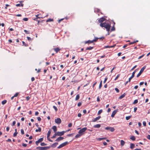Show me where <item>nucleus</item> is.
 <instances>
[{"instance_id": "61", "label": "nucleus", "mask_w": 150, "mask_h": 150, "mask_svg": "<svg viewBox=\"0 0 150 150\" xmlns=\"http://www.w3.org/2000/svg\"><path fill=\"white\" fill-rule=\"evenodd\" d=\"M22 146L24 147H26L27 146V145L26 144L23 143L22 144Z\"/></svg>"}, {"instance_id": "62", "label": "nucleus", "mask_w": 150, "mask_h": 150, "mask_svg": "<svg viewBox=\"0 0 150 150\" xmlns=\"http://www.w3.org/2000/svg\"><path fill=\"white\" fill-rule=\"evenodd\" d=\"M147 138L148 139L150 140V135H148L147 136Z\"/></svg>"}, {"instance_id": "44", "label": "nucleus", "mask_w": 150, "mask_h": 150, "mask_svg": "<svg viewBox=\"0 0 150 150\" xmlns=\"http://www.w3.org/2000/svg\"><path fill=\"white\" fill-rule=\"evenodd\" d=\"M18 93H16L15 95L13 96V97H16L18 96Z\"/></svg>"}, {"instance_id": "53", "label": "nucleus", "mask_w": 150, "mask_h": 150, "mask_svg": "<svg viewBox=\"0 0 150 150\" xmlns=\"http://www.w3.org/2000/svg\"><path fill=\"white\" fill-rule=\"evenodd\" d=\"M37 119L39 121H40L41 120V118L39 117H37Z\"/></svg>"}, {"instance_id": "29", "label": "nucleus", "mask_w": 150, "mask_h": 150, "mask_svg": "<svg viewBox=\"0 0 150 150\" xmlns=\"http://www.w3.org/2000/svg\"><path fill=\"white\" fill-rule=\"evenodd\" d=\"M93 48V47H88L86 48V50H91Z\"/></svg>"}, {"instance_id": "28", "label": "nucleus", "mask_w": 150, "mask_h": 150, "mask_svg": "<svg viewBox=\"0 0 150 150\" xmlns=\"http://www.w3.org/2000/svg\"><path fill=\"white\" fill-rule=\"evenodd\" d=\"M81 136V134L79 133L78 134H77L76 135L75 137L76 138H79Z\"/></svg>"}, {"instance_id": "45", "label": "nucleus", "mask_w": 150, "mask_h": 150, "mask_svg": "<svg viewBox=\"0 0 150 150\" xmlns=\"http://www.w3.org/2000/svg\"><path fill=\"white\" fill-rule=\"evenodd\" d=\"M136 69L134 71H133L132 73V75L134 77V74L136 71Z\"/></svg>"}, {"instance_id": "16", "label": "nucleus", "mask_w": 150, "mask_h": 150, "mask_svg": "<svg viewBox=\"0 0 150 150\" xmlns=\"http://www.w3.org/2000/svg\"><path fill=\"white\" fill-rule=\"evenodd\" d=\"M126 95V94L125 93H124L122 95L120 96L119 97V99H121L122 98L124 97Z\"/></svg>"}, {"instance_id": "47", "label": "nucleus", "mask_w": 150, "mask_h": 150, "mask_svg": "<svg viewBox=\"0 0 150 150\" xmlns=\"http://www.w3.org/2000/svg\"><path fill=\"white\" fill-rule=\"evenodd\" d=\"M21 132L22 134H24V130L23 129H21Z\"/></svg>"}, {"instance_id": "52", "label": "nucleus", "mask_w": 150, "mask_h": 150, "mask_svg": "<svg viewBox=\"0 0 150 150\" xmlns=\"http://www.w3.org/2000/svg\"><path fill=\"white\" fill-rule=\"evenodd\" d=\"M24 32H25V33L26 34H28L29 33V32L28 31L25 30H24Z\"/></svg>"}, {"instance_id": "3", "label": "nucleus", "mask_w": 150, "mask_h": 150, "mask_svg": "<svg viewBox=\"0 0 150 150\" xmlns=\"http://www.w3.org/2000/svg\"><path fill=\"white\" fill-rule=\"evenodd\" d=\"M146 67L145 66H144L141 69L139 73L138 74L137 76V77H138L139 76H140V75L143 72L144 70L145 69Z\"/></svg>"}, {"instance_id": "14", "label": "nucleus", "mask_w": 150, "mask_h": 150, "mask_svg": "<svg viewBox=\"0 0 150 150\" xmlns=\"http://www.w3.org/2000/svg\"><path fill=\"white\" fill-rule=\"evenodd\" d=\"M64 138L62 137H58L56 140V141H59L63 140Z\"/></svg>"}, {"instance_id": "26", "label": "nucleus", "mask_w": 150, "mask_h": 150, "mask_svg": "<svg viewBox=\"0 0 150 150\" xmlns=\"http://www.w3.org/2000/svg\"><path fill=\"white\" fill-rule=\"evenodd\" d=\"M125 142L123 140H121V144L122 146H123L125 144Z\"/></svg>"}, {"instance_id": "31", "label": "nucleus", "mask_w": 150, "mask_h": 150, "mask_svg": "<svg viewBox=\"0 0 150 150\" xmlns=\"http://www.w3.org/2000/svg\"><path fill=\"white\" fill-rule=\"evenodd\" d=\"M115 30V26H114V25H113V26L112 27V28L111 29L110 32H112V31H114Z\"/></svg>"}, {"instance_id": "64", "label": "nucleus", "mask_w": 150, "mask_h": 150, "mask_svg": "<svg viewBox=\"0 0 150 150\" xmlns=\"http://www.w3.org/2000/svg\"><path fill=\"white\" fill-rule=\"evenodd\" d=\"M39 114V112L38 111H36L35 113V115L36 116L38 115Z\"/></svg>"}, {"instance_id": "51", "label": "nucleus", "mask_w": 150, "mask_h": 150, "mask_svg": "<svg viewBox=\"0 0 150 150\" xmlns=\"http://www.w3.org/2000/svg\"><path fill=\"white\" fill-rule=\"evenodd\" d=\"M143 124L144 126H146V123L145 121H143Z\"/></svg>"}, {"instance_id": "40", "label": "nucleus", "mask_w": 150, "mask_h": 150, "mask_svg": "<svg viewBox=\"0 0 150 150\" xmlns=\"http://www.w3.org/2000/svg\"><path fill=\"white\" fill-rule=\"evenodd\" d=\"M138 101L136 99V100H135L134 101L133 103V104H135L137 103H138Z\"/></svg>"}, {"instance_id": "7", "label": "nucleus", "mask_w": 150, "mask_h": 150, "mask_svg": "<svg viewBox=\"0 0 150 150\" xmlns=\"http://www.w3.org/2000/svg\"><path fill=\"white\" fill-rule=\"evenodd\" d=\"M105 129L106 130H109L111 132H113L115 130L114 128L112 127H107L105 128Z\"/></svg>"}, {"instance_id": "42", "label": "nucleus", "mask_w": 150, "mask_h": 150, "mask_svg": "<svg viewBox=\"0 0 150 150\" xmlns=\"http://www.w3.org/2000/svg\"><path fill=\"white\" fill-rule=\"evenodd\" d=\"M98 38H95V39L93 40V42H96L98 40Z\"/></svg>"}, {"instance_id": "4", "label": "nucleus", "mask_w": 150, "mask_h": 150, "mask_svg": "<svg viewBox=\"0 0 150 150\" xmlns=\"http://www.w3.org/2000/svg\"><path fill=\"white\" fill-rule=\"evenodd\" d=\"M68 144V142H65L62 144L60 145L58 147L57 149H59L62 147L64 146H66V145H67Z\"/></svg>"}, {"instance_id": "27", "label": "nucleus", "mask_w": 150, "mask_h": 150, "mask_svg": "<svg viewBox=\"0 0 150 150\" xmlns=\"http://www.w3.org/2000/svg\"><path fill=\"white\" fill-rule=\"evenodd\" d=\"M80 98V96L79 94H77L76 96V98H75V100H79V99Z\"/></svg>"}, {"instance_id": "34", "label": "nucleus", "mask_w": 150, "mask_h": 150, "mask_svg": "<svg viewBox=\"0 0 150 150\" xmlns=\"http://www.w3.org/2000/svg\"><path fill=\"white\" fill-rule=\"evenodd\" d=\"M43 138H41L39 139L38 141L40 143L43 140Z\"/></svg>"}, {"instance_id": "41", "label": "nucleus", "mask_w": 150, "mask_h": 150, "mask_svg": "<svg viewBox=\"0 0 150 150\" xmlns=\"http://www.w3.org/2000/svg\"><path fill=\"white\" fill-rule=\"evenodd\" d=\"M53 107L54 108V109L55 110V111L56 112L57 111V110H58L57 108L55 106H53Z\"/></svg>"}, {"instance_id": "17", "label": "nucleus", "mask_w": 150, "mask_h": 150, "mask_svg": "<svg viewBox=\"0 0 150 150\" xmlns=\"http://www.w3.org/2000/svg\"><path fill=\"white\" fill-rule=\"evenodd\" d=\"M52 129L53 130L54 132L55 133L56 132V131H57V127L56 126H53Z\"/></svg>"}, {"instance_id": "12", "label": "nucleus", "mask_w": 150, "mask_h": 150, "mask_svg": "<svg viewBox=\"0 0 150 150\" xmlns=\"http://www.w3.org/2000/svg\"><path fill=\"white\" fill-rule=\"evenodd\" d=\"M54 50L56 53H58L60 50V49L59 47H56L54 49Z\"/></svg>"}, {"instance_id": "49", "label": "nucleus", "mask_w": 150, "mask_h": 150, "mask_svg": "<svg viewBox=\"0 0 150 150\" xmlns=\"http://www.w3.org/2000/svg\"><path fill=\"white\" fill-rule=\"evenodd\" d=\"M27 38L29 41H32V39L29 37H27Z\"/></svg>"}, {"instance_id": "50", "label": "nucleus", "mask_w": 150, "mask_h": 150, "mask_svg": "<svg viewBox=\"0 0 150 150\" xmlns=\"http://www.w3.org/2000/svg\"><path fill=\"white\" fill-rule=\"evenodd\" d=\"M115 89L117 93H119V90L117 88H115Z\"/></svg>"}, {"instance_id": "11", "label": "nucleus", "mask_w": 150, "mask_h": 150, "mask_svg": "<svg viewBox=\"0 0 150 150\" xmlns=\"http://www.w3.org/2000/svg\"><path fill=\"white\" fill-rule=\"evenodd\" d=\"M105 19V18H101L98 20V21L100 23H103L102 22L104 21Z\"/></svg>"}, {"instance_id": "58", "label": "nucleus", "mask_w": 150, "mask_h": 150, "mask_svg": "<svg viewBox=\"0 0 150 150\" xmlns=\"http://www.w3.org/2000/svg\"><path fill=\"white\" fill-rule=\"evenodd\" d=\"M6 7H5V9H7V7H8V6H10L8 5V4H6Z\"/></svg>"}, {"instance_id": "5", "label": "nucleus", "mask_w": 150, "mask_h": 150, "mask_svg": "<svg viewBox=\"0 0 150 150\" xmlns=\"http://www.w3.org/2000/svg\"><path fill=\"white\" fill-rule=\"evenodd\" d=\"M87 129V128L86 127H84L79 130V133L81 134L82 135L83 134V133Z\"/></svg>"}, {"instance_id": "35", "label": "nucleus", "mask_w": 150, "mask_h": 150, "mask_svg": "<svg viewBox=\"0 0 150 150\" xmlns=\"http://www.w3.org/2000/svg\"><path fill=\"white\" fill-rule=\"evenodd\" d=\"M132 117L131 116H127L126 117V119L127 120H128L130 118Z\"/></svg>"}, {"instance_id": "21", "label": "nucleus", "mask_w": 150, "mask_h": 150, "mask_svg": "<svg viewBox=\"0 0 150 150\" xmlns=\"http://www.w3.org/2000/svg\"><path fill=\"white\" fill-rule=\"evenodd\" d=\"M94 127L95 128H98L100 127V124H96L94 125Z\"/></svg>"}, {"instance_id": "1", "label": "nucleus", "mask_w": 150, "mask_h": 150, "mask_svg": "<svg viewBox=\"0 0 150 150\" xmlns=\"http://www.w3.org/2000/svg\"><path fill=\"white\" fill-rule=\"evenodd\" d=\"M100 26L102 28L104 27L105 28H106V30L108 32V34H109V32L110 30V28L111 27L110 25V24L108 23L104 22L103 23H100Z\"/></svg>"}, {"instance_id": "46", "label": "nucleus", "mask_w": 150, "mask_h": 150, "mask_svg": "<svg viewBox=\"0 0 150 150\" xmlns=\"http://www.w3.org/2000/svg\"><path fill=\"white\" fill-rule=\"evenodd\" d=\"M16 123V121H13L12 124V126H14L15 125Z\"/></svg>"}, {"instance_id": "43", "label": "nucleus", "mask_w": 150, "mask_h": 150, "mask_svg": "<svg viewBox=\"0 0 150 150\" xmlns=\"http://www.w3.org/2000/svg\"><path fill=\"white\" fill-rule=\"evenodd\" d=\"M18 134L17 132H15L13 134V136L14 137H15L17 136V135Z\"/></svg>"}, {"instance_id": "63", "label": "nucleus", "mask_w": 150, "mask_h": 150, "mask_svg": "<svg viewBox=\"0 0 150 150\" xmlns=\"http://www.w3.org/2000/svg\"><path fill=\"white\" fill-rule=\"evenodd\" d=\"M100 101V98L99 96H98L97 98V101L98 102H99Z\"/></svg>"}, {"instance_id": "60", "label": "nucleus", "mask_w": 150, "mask_h": 150, "mask_svg": "<svg viewBox=\"0 0 150 150\" xmlns=\"http://www.w3.org/2000/svg\"><path fill=\"white\" fill-rule=\"evenodd\" d=\"M137 110V107L134 108V112H136Z\"/></svg>"}, {"instance_id": "37", "label": "nucleus", "mask_w": 150, "mask_h": 150, "mask_svg": "<svg viewBox=\"0 0 150 150\" xmlns=\"http://www.w3.org/2000/svg\"><path fill=\"white\" fill-rule=\"evenodd\" d=\"M53 19H52L51 18H49L48 20H47L46 21L47 22H51L52 21H53Z\"/></svg>"}, {"instance_id": "54", "label": "nucleus", "mask_w": 150, "mask_h": 150, "mask_svg": "<svg viewBox=\"0 0 150 150\" xmlns=\"http://www.w3.org/2000/svg\"><path fill=\"white\" fill-rule=\"evenodd\" d=\"M30 98V97H29V96H28L27 97H26V99L27 100V101H28L29 99Z\"/></svg>"}, {"instance_id": "18", "label": "nucleus", "mask_w": 150, "mask_h": 150, "mask_svg": "<svg viewBox=\"0 0 150 150\" xmlns=\"http://www.w3.org/2000/svg\"><path fill=\"white\" fill-rule=\"evenodd\" d=\"M106 139V138L105 137L98 138L97 139V140L98 141H101L102 140L105 139Z\"/></svg>"}, {"instance_id": "10", "label": "nucleus", "mask_w": 150, "mask_h": 150, "mask_svg": "<svg viewBox=\"0 0 150 150\" xmlns=\"http://www.w3.org/2000/svg\"><path fill=\"white\" fill-rule=\"evenodd\" d=\"M117 112V110H115L114 111H113L111 115V117H114L115 115V114Z\"/></svg>"}, {"instance_id": "38", "label": "nucleus", "mask_w": 150, "mask_h": 150, "mask_svg": "<svg viewBox=\"0 0 150 150\" xmlns=\"http://www.w3.org/2000/svg\"><path fill=\"white\" fill-rule=\"evenodd\" d=\"M56 136H57V134L56 133H55L54 134V135H53V136L51 137L53 139V138H55L56 137Z\"/></svg>"}, {"instance_id": "59", "label": "nucleus", "mask_w": 150, "mask_h": 150, "mask_svg": "<svg viewBox=\"0 0 150 150\" xmlns=\"http://www.w3.org/2000/svg\"><path fill=\"white\" fill-rule=\"evenodd\" d=\"M135 43V42H130L129 44V45H132V44H134Z\"/></svg>"}, {"instance_id": "57", "label": "nucleus", "mask_w": 150, "mask_h": 150, "mask_svg": "<svg viewBox=\"0 0 150 150\" xmlns=\"http://www.w3.org/2000/svg\"><path fill=\"white\" fill-rule=\"evenodd\" d=\"M108 79V78L107 77H106L105 78L104 80L103 81V83H105L106 81Z\"/></svg>"}, {"instance_id": "9", "label": "nucleus", "mask_w": 150, "mask_h": 150, "mask_svg": "<svg viewBox=\"0 0 150 150\" xmlns=\"http://www.w3.org/2000/svg\"><path fill=\"white\" fill-rule=\"evenodd\" d=\"M101 118L100 116H98V117L95 118L93 120L92 122H95L97 120H99Z\"/></svg>"}, {"instance_id": "30", "label": "nucleus", "mask_w": 150, "mask_h": 150, "mask_svg": "<svg viewBox=\"0 0 150 150\" xmlns=\"http://www.w3.org/2000/svg\"><path fill=\"white\" fill-rule=\"evenodd\" d=\"M103 112V110L102 109L99 110L98 113V115H100Z\"/></svg>"}, {"instance_id": "24", "label": "nucleus", "mask_w": 150, "mask_h": 150, "mask_svg": "<svg viewBox=\"0 0 150 150\" xmlns=\"http://www.w3.org/2000/svg\"><path fill=\"white\" fill-rule=\"evenodd\" d=\"M41 128L40 127H38V129H36L35 130V132H41Z\"/></svg>"}, {"instance_id": "32", "label": "nucleus", "mask_w": 150, "mask_h": 150, "mask_svg": "<svg viewBox=\"0 0 150 150\" xmlns=\"http://www.w3.org/2000/svg\"><path fill=\"white\" fill-rule=\"evenodd\" d=\"M7 102V100H4L2 101L1 103L2 104L4 105Z\"/></svg>"}, {"instance_id": "22", "label": "nucleus", "mask_w": 150, "mask_h": 150, "mask_svg": "<svg viewBox=\"0 0 150 150\" xmlns=\"http://www.w3.org/2000/svg\"><path fill=\"white\" fill-rule=\"evenodd\" d=\"M130 139H131L133 141H134L136 139L135 137L134 136H131Z\"/></svg>"}, {"instance_id": "56", "label": "nucleus", "mask_w": 150, "mask_h": 150, "mask_svg": "<svg viewBox=\"0 0 150 150\" xmlns=\"http://www.w3.org/2000/svg\"><path fill=\"white\" fill-rule=\"evenodd\" d=\"M68 126L69 127H71L72 126V124L70 123L68 124Z\"/></svg>"}, {"instance_id": "8", "label": "nucleus", "mask_w": 150, "mask_h": 150, "mask_svg": "<svg viewBox=\"0 0 150 150\" xmlns=\"http://www.w3.org/2000/svg\"><path fill=\"white\" fill-rule=\"evenodd\" d=\"M62 122L60 118H57L55 120V122L57 124H60Z\"/></svg>"}, {"instance_id": "13", "label": "nucleus", "mask_w": 150, "mask_h": 150, "mask_svg": "<svg viewBox=\"0 0 150 150\" xmlns=\"http://www.w3.org/2000/svg\"><path fill=\"white\" fill-rule=\"evenodd\" d=\"M58 144V143L57 142H56V143H54L53 144H52L51 145V146H50V147H52L53 148H55V147H56V146Z\"/></svg>"}, {"instance_id": "25", "label": "nucleus", "mask_w": 150, "mask_h": 150, "mask_svg": "<svg viewBox=\"0 0 150 150\" xmlns=\"http://www.w3.org/2000/svg\"><path fill=\"white\" fill-rule=\"evenodd\" d=\"M134 147V144L131 143L130 144V148L131 149H133Z\"/></svg>"}, {"instance_id": "20", "label": "nucleus", "mask_w": 150, "mask_h": 150, "mask_svg": "<svg viewBox=\"0 0 150 150\" xmlns=\"http://www.w3.org/2000/svg\"><path fill=\"white\" fill-rule=\"evenodd\" d=\"M115 45H113L111 46H105L104 47V48H108L114 47L115 46Z\"/></svg>"}, {"instance_id": "48", "label": "nucleus", "mask_w": 150, "mask_h": 150, "mask_svg": "<svg viewBox=\"0 0 150 150\" xmlns=\"http://www.w3.org/2000/svg\"><path fill=\"white\" fill-rule=\"evenodd\" d=\"M23 20L24 21H27L28 20V18H25L23 19Z\"/></svg>"}, {"instance_id": "33", "label": "nucleus", "mask_w": 150, "mask_h": 150, "mask_svg": "<svg viewBox=\"0 0 150 150\" xmlns=\"http://www.w3.org/2000/svg\"><path fill=\"white\" fill-rule=\"evenodd\" d=\"M102 86V81H101L100 82V84L99 86V88L100 89Z\"/></svg>"}, {"instance_id": "36", "label": "nucleus", "mask_w": 150, "mask_h": 150, "mask_svg": "<svg viewBox=\"0 0 150 150\" xmlns=\"http://www.w3.org/2000/svg\"><path fill=\"white\" fill-rule=\"evenodd\" d=\"M120 74H118L115 78L114 80L116 81L120 76Z\"/></svg>"}, {"instance_id": "19", "label": "nucleus", "mask_w": 150, "mask_h": 150, "mask_svg": "<svg viewBox=\"0 0 150 150\" xmlns=\"http://www.w3.org/2000/svg\"><path fill=\"white\" fill-rule=\"evenodd\" d=\"M93 40H88L87 41H86L85 42V44L88 43V44H90L92 43H93Z\"/></svg>"}, {"instance_id": "6", "label": "nucleus", "mask_w": 150, "mask_h": 150, "mask_svg": "<svg viewBox=\"0 0 150 150\" xmlns=\"http://www.w3.org/2000/svg\"><path fill=\"white\" fill-rule=\"evenodd\" d=\"M65 132H66L64 131L61 132H56V133L57 134V136H61L63 135Z\"/></svg>"}, {"instance_id": "55", "label": "nucleus", "mask_w": 150, "mask_h": 150, "mask_svg": "<svg viewBox=\"0 0 150 150\" xmlns=\"http://www.w3.org/2000/svg\"><path fill=\"white\" fill-rule=\"evenodd\" d=\"M81 102H79L77 104L78 106L79 107L81 105Z\"/></svg>"}, {"instance_id": "15", "label": "nucleus", "mask_w": 150, "mask_h": 150, "mask_svg": "<svg viewBox=\"0 0 150 150\" xmlns=\"http://www.w3.org/2000/svg\"><path fill=\"white\" fill-rule=\"evenodd\" d=\"M51 129H50L48 131V133H47V138H48L50 136V134L51 133Z\"/></svg>"}, {"instance_id": "23", "label": "nucleus", "mask_w": 150, "mask_h": 150, "mask_svg": "<svg viewBox=\"0 0 150 150\" xmlns=\"http://www.w3.org/2000/svg\"><path fill=\"white\" fill-rule=\"evenodd\" d=\"M23 4H16V6L17 7H18V6L23 7Z\"/></svg>"}, {"instance_id": "2", "label": "nucleus", "mask_w": 150, "mask_h": 150, "mask_svg": "<svg viewBox=\"0 0 150 150\" xmlns=\"http://www.w3.org/2000/svg\"><path fill=\"white\" fill-rule=\"evenodd\" d=\"M50 147V146H46L43 147H36V148L37 149L40 150H46L49 149Z\"/></svg>"}, {"instance_id": "39", "label": "nucleus", "mask_w": 150, "mask_h": 150, "mask_svg": "<svg viewBox=\"0 0 150 150\" xmlns=\"http://www.w3.org/2000/svg\"><path fill=\"white\" fill-rule=\"evenodd\" d=\"M47 145V144H45L44 142L41 143L40 144V145L41 146H44L46 145Z\"/></svg>"}]
</instances>
